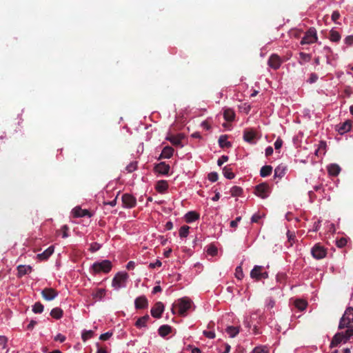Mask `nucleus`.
<instances>
[{"label":"nucleus","mask_w":353,"mask_h":353,"mask_svg":"<svg viewBox=\"0 0 353 353\" xmlns=\"http://www.w3.org/2000/svg\"><path fill=\"white\" fill-rule=\"evenodd\" d=\"M352 336H353V329H347L345 332L336 333L331 341L330 346L332 347L341 343H345Z\"/></svg>","instance_id":"1"},{"label":"nucleus","mask_w":353,"mask_h":353,"mask_svg":"<svg viewBox=\"0 0 353 353\" xmlns=\"http://www.w3.org/2000/svg\"><path fill=\"white\" fill-rule=\"evenodd\" d=\"M345 327L347 329L353 328V307L347 308L341 319L339 328L343 329Z\"/></svg>","instance_id":"2"},{"label":"nucleus","mask_w":353,"mask_h":353,"mask_svg":"<svg viewBox=\"0 0 353 353\" xmlns=\"http://www.w3.org/2000/svg\"><path fill=\"white\" fill-rule=\"evenodd\" d=\"M128 279V274L124 272H120L116 274L112 281V286L114 290H118L120 288L126 286V282Z\"/></svg>","instance_id":"3"},{"label":"nucleus","mask_w":353,"mask_h":353,"mask_svg":"<svg viewBox=\"0 0 353 353\" xmlns=\"http://www.w3.org/2000/svg\"><path fill=\"white\" fill-rule=\"evenodd\" d=\"M318 41L316 30L314 28H309L301 41V45H310Z\"/></svg>","instance_id":"4"},{"label":"nucleus","mask_w":353,"mask_h":353,"mask_svg":"<svg viewBox=\"0 0 353 353\" xmlns=\"http://www.w3.org/2000/svg\"><path fill=\"white\" fill-rule=\"evenodd\" d=\"M112 267V263L109 260H103L101 262L94 263L92 268L94 273L99 274L100 272L108 273Z\"/></svg>","instance_id":"5"},{"label":"nucleus","mask_w":353,"mask_h":353,"mask_svg":"<svg viewBox=\"0 0 353 353\" xmlns=\"http://www.w3.org/2000/svg\"><path fill=\"white\" fill-rule=\"evenodd\" d=\"M250 276L252 279L259 281L268 278V274L264 270L263 266L255 265L250 272Z\"/></svg>","instance_id":"6"},{"label":"nucleus","mask_w":353,"mask_h":353,"mask_svg":"<svg viewBox=\"0 0 353 353\" xmlns=\"http://www.w3.org/2000/svg\"><path fill=\"white\" fill-rule=\"evenodd\" d=\"M179 313L181 316H185L186 312L191 307L192 301L187 297H183L179 300Z\"/></svg>","instance_id":"7"},{"label":"nucleus","mask_w":353,"mask_h":353,"mask_svg":"<svg viewBox=\"0 0 353 353\" xmlns=\"http://www.w3.org/2000/svg\"><path fill=\"white\" fill-rule=\"evenodd\" d=\"M312 255L316 259H321L325 257L326 250L319 243H316L311 250Z\"/></svg>","instance_id":"8"},{"label":"nucleus","mask_w":353,"mask_h":353,"mask_svg":"<svg viewBox=\"0 0 353 353\" xmlns=\"http://www.w3.org/2000/svg\"><path fill=\"white\" fill-rule=\"evenodd\" d=\"M283 63L281 58L276 54H272L268 61V65L273 70H278Z\"/></svg>","instance_id":"9"},{"label":"nucleus","mask_w":353,"mask_h":353,"mask_svg":"<svg viewBox=\"0 0 353 353\" xmlns=\"http://www.w3.org/2000/svg\"><path fill=\"white\" fill-rule=\"evenodd\" d=\"M72 214L74 217L76 218L84 216L92 217L93 216V213H92L88 210L82 209L79 206H77L72 209Z\"/></svg>","instance_id":"10"},{"label":"nucleus","mask_w":353,"mask_h":353,"mask_svg":"<svg viewBox=\"0 0 353 353\" xmlns=\"http://www.w3.org/2000/svg\"><path fill=\"white\" fill-rule=\"evenodd\" d=\"M255 194L262 198L265 199L269 195V186L265 183H261L258 185L255 189Z\"/></svg>","instance_id":"11"},{"label":"nucleus","mask_w":353,"mask_h":353,"mask_svg":"<svg viewBox=\"0 0 353 353\" xmlns=\"http://www.w3.org/2000/svg\"><path fill=\"white\" fill-rule=\"evenodd\" d=\"M164 311V305L161 302H157L151 309V315L156 319H159Z\"/></svg>","instance_id":"12"},{"label":"nucleus","mask_w":353,"mask_h":353,"mask_svg":"<svg viewBox=\"0 0 353 353\" xmlns=\"http://www.w3.org/2000/svg\"><path fill=\"white\" fill-rule=\"evenodd\" d=\"M122 202H123V205L125 208H128L134 207L136 205V203H137L136 199L133 196H132L129 194H125L123 195Z\"/></svg>","instance_id":"13"},{"label":"nucleus","mask_w":353,"mask_h":353,"mask_svg":"<svg viewBox=\"0 0 353 353\" xmlns=\"http://www.w3.org/2000/svg\"><path fill=\"white\" fill-rule=\"evenodd\" d=\"M41 294L46 301H52L58 295L57 292L53 288H45Z\"/></svg>","instance_id":"14"},{"label":"nucleus","mask_w":353,"mask_h":353,"mask_svg":"<svg viewBox=\"0 0 353 353\" xmlns=\"http://www.w3.org/2000/svg\"><path fill=\"white\" fill-rule=\"evenodd\" d=\"M352 123L350 120H347L342 123H339L336 126V129L340 134H343L351 130Z\"/></svg>","instance_id":"15"},{"label":"nucleus","mask_w":353,"mask_h":353,"mask_svg":"<svg viewBox=\"0 0 353 353\" xmlns=\"http://www.w3.org/2000/svg\"><path fill=\"white\" fill-rule=\"evenodd\" d=\"M170 169V165L165 162H161L154 167L155 172L161 174H168Z\"/></svg>","instance_id":"16"},{"label":"nucleus","mask_w":353,"mask_h":353,"mask_svg":"<svg viewBox=\"0 0 353 353\" xmlns=\"http://www.w3.org/2000/svg\"><path fill=\"white\" fill-rule=\"evenodd\" d=\"M54 251V246H50L42 253L38 254L37 258L41 261L47 260L53 254Z\"/></svg>","instance_id":"17"},{"label":"nucleus","mask_w":353,"mask_h":353,"mask_svg":"<svg viewBox=\"0 0 353 353\" xmlns=\"http://www.w3.org/2000/svg\"><path fill=\"white\" fill-rule=\"evenodd\" d=\"M134 305L137 309L145 308L148 306V300L145 296H139L135 299Z\"/></svg>","instance_id":"18"},{"label":"nucleus","mask_w":353,"mask_h":353,"mask_svg":"<svg viewBox=\"0 0 353 353\" xmlns=\"http://www.w3.org/2000/svg\"><path fill=\"white\" fill-rule=\"evenodd\" d=\"M18 276L21 277L32 272V267L30 265H20L17 267Z\"/></svg>","instance_id":"19"},{"label":"nucleus","mask_w":353,"mask_h":353,"mask_svg":"<svg viewBox=\"0 0 353 353\" xmlns=\"http://www.w3.org/2000/svg\"><path fill=\"white\" fill-rule=\"evenodd\" d=\"M184 218L187 223H192L199 219V214L194 211H190L185 214Z\"/></svg>","instance_id":"20"},{"label":"nucleus","mask_w":353,"mask_h":353,"mask_svg":"<svg viewBox=\"0 0 353 353\" xmlns=\"http://www.w3.org/2000/svg\"><path fill=\"white\" fill-rule=\"evenodd\" d=\"M327 171L331 176H337L341 172V168L337 164H330L327 166Z\"/></svg>","instance_id":"21"},{"label":"nucleus","mask_w":353,"mask_h":353,"mask_svg":"<svg viewBox=\"0 0 353 353\" xmlns=\"http://www.w3.org/2000/svg\"><path fill=\"white\" fill-rule=\"evenodd\" d=\"M285 172L286 166L279 165L274 170V177L281 179L285 175Z\"/></svg>","instance_id":"22"},{"label":"nucleus","mask_w":353,"mask_h":353,"mask_svg":"<svg viewBox=\"0 0 353 353\" xmlns=\"http://www.w3.org/2000/svg\"><path fill=\"white\" fill-rule=\"evenodd\" d=\"M149 319H150V317H149L148 315H145V316H143L142 317H140L137 321V322L135 323V325L138 328L145 327L147 325V323H148Z\"/></svg>","instance_id":"23"},{"label":"nucleus","mask_w":353,"mask_h":353,"mask_svg":"<svg viewBox=\"0 0 353 353\" xmlns=\"http://www.w3.org/2000/svg\"><path fill=\"white\" fill-rule=\"evenodd\" d=\"M172 328L168 325H161L159 330V334L162 336L165 337V336L168 335L171 332Z\"/></svg>","instance_id":"24"},{"label":"nucleus","mask_w":353,"mask_h":353,"mask_svg":"<svg viewBox=\"0 0 353 353\" xmlns=\"http://www.w3.org/2000/svg\"><path fill=\"white\" fill-rule=\"evenodd\" d=\"M341 34L336 30L332 29L330 31L329 39L331 41L337 43L341 40Z\"/></svg>","instance_id":"25"},{"label":"nucleus","mask_w":353,"mask_h":353,"mask_svg":"<svg viewBox=\"0 0 353 353\" xmlns=\"http://www.w3.org/2000/svg\"><path fill=\"white\" fill-rule=\"evenodd\" d=\"M174 152V150L170 146H165L161 154V157L164 159H169L170 158Z\"/></svg>","instance_id":"26"},{"label":"nucleus","mask_w":353,"mask_h":353,"mask_svg":"<svg viewBox=\"0 0 353 353\" xmlns=\"http://www.w3.org/2000/svg\"><path fill=\"white\" fill-rule=\"evenodd\" d=\"M223 117L228 121H232L234 119L235 113L233 110L227 108L223 112Z\"/></svg>","instance_id":"27"},{"label":"nucleus","mask_w":353,"mask_h":353,"mask_svg":"<svg viewBox=\"0 0 353 353\" xmlns=\"http://www.w3.org/2000/svg\"><path fill=\"white\" fill-rule=\"evenodd\" d=\"M326 143L323 141L319 142L318 145V148L315 151V154L316 156L319 155H324L326 152Z\"/></svg>","instance_id":"28"},{"label":"nucleus","mask_w":353,"mask_h":353,"mask_svg":"<svg viewBox=\"0 0 353 353\" xmlns=\"http://www.w3.org/2000/svg\"><path fill=\"white\" fill-rule=\"evenodd\" d=\"M168 184L167 181H165L161 180V181H159L157 183L156 190L160 193L164 192L168 189Z\"/></svg>","instance_id":"29"},{"label":"nucleus","mask_w":353,"mask_h":353,"mask_svg":"<svg viewBox=\"0 0 353 353\" xmlns=\"http://www.w3.org/2000/svg\"><path fill=\"white\" fill-rule=\"evenodd\" d=\"M256 137V133L253 131H245L243 134V139L245 141L253 143Z\"/></svg>","instance_id":"30"},{"label":"nucleus","mask_w":353,"mask_h":353,"mask_svg":"<svg viewBox=\"0 0 353 353\" xmlns=\"http://www.w3.org/2000/svg\"><path fill=\"white\" fill-rule=\"evenodd\" d=\"M105 295V289H97L92 293V296L96 300H101Z\"/></svg>","instance_id":"31"},{"label":"nucleus","mask_w":353,"mask_h":353,"mask_svg":"<svg viewBox=\"0 0 353 353\" xmlns=\"http://www.w3.org/2000/svg\"><path fill=\"white\" fill-rule=\"evenodd\" d=\"M272 172V167L271 165H264L260 170V175L262 177H266L271 174Z\"/></svg>","instance_id":"32"},{"label":"nucleus","mask_w":353,"mask_h":353,"mask_svg":"<svg viewBox=\"0 0 353 353\" xmlns=\"http://www.w3.org/2000/svg\"><path fill=\"white\" fill-rule=\"evenodd\" d=\"M7 338L4 336H0V353H7Z\"/></svg>","instance_id":"33"},{"label":"nucleus","mask_w":353,"mask_h":353,"mask_svg":"<svg viewBox=\"0 0 353 353\" xmlns=\"http://www.w3.org/2000/svg\"><path fill=\"white\" fill-rule=\"evenodd\" d=\"M50 315L56 319H59L63 316V310L59 307L53 308L50 312Z\"/></svg>","instance_id":"34"},{"label":"nucleus","mask_w":353,"mask_h":353,"mask_svg":"<svg viewBox=\"0 0 353 353\" xmlns=\"http://www.w3.org/2000/svg\"><path fill=\"white\" fill-rule=\"evenodd\" d=\"M294 305L296 308L301 311H303L306 308L307 303L305 300L297 299L294 301Z\"/></svg>","instance_id":"35"},{"label":"nucleus","mask_w":353,"mask_h":353,"mask_svg":"<svg viewBox=\"0 0 353 353\" xmlns=\"http://www.w3.org/2000/svg\"><path fill=\"white\" fill-rule=\"evenodd\" d=\"M226 332L232 338L236 336L239 332V330L237 327L229 326L226 328Z\"/></svg>","instance_id":"36"},{"label":"nucleus","mask_w":353,"mask_h":353,"mask_svg":"<svg viewBox=\"0 0 353 353\" xmlns=\"http://www.w3.org/2000/svg\"><path fill=\"white\" fill-rule=\"evenodd\" d=\"M299 57H300V59H299V63L303 65L307 62H309L311 59V56L310 54H306V53H304V52H300L299 53Z\"/></svg>","instance_id":"37"},{"label":"nucleus","mask_w":353,"mask_h":353,"mask_svg":"<svg viewBox=\"0 0 353 353\" xmlns=\"http://www.w3.org/2000/svg\"><path fill=\"white\" fill-rule=\"evenodd\" d=\"M189 230H190V227L188 226V225H183L180 228V230H179V236L181 238H185L188 236L189 234Z\"/></svg>","instance_id":"38"},{"label":"nucleus","mask_w":353,"mask_h":353,"mask_svg":"<svg viewBox=\"0 0 353 353\" xmlns=\"http://www.w3.org/2000/svg\"><path fill=\"white\" fill-rule=\"evenodd\" d=\"M223 174L224 176L228 179H232L234 178V174L230 168H228V167H225L223 170Z\"/></svg>","instance_id":"39"},{"label":"nucleus","mask_w":353,"mask_h":353,"mask_svg":"<svg viewBox=\"0 0 353 353\" xmlns=\"http://www.w3.org/2000/svg\"><path fill=\"white\" fill-rule=\"evenodd\" d=\"M219 143L221 148L230 147L231 145L230 143L227 141V137L223 135L219 137Z\"/></svg>","instance_id":"40"},{"label":"nucleus","mask_w":353,"mask_h":353,"mask_svg":"<svg viewBox=\"0 0 353 353\" xmlns=\"http://www.w3.org/2000/svg\"><path fill=\"white\" fill-rule=\"evenodd\" d=\"M168 141H170L174 145H181V138L179 136H170L167 138Z\"/></svg>","instance_id":"41"},{"label":"nucleus","mask_w":353,"mask_h":353,"mask_svg":"<svg viewBox=\"0 0 353 353\" xmlns=\"http://www.w3.org/2000/svg\"><path fill=\"white\" fill-rule=\"evenodd\" d=\"M94 335V332L92 330H84L82 332L81 337L82 339L85 341L89 339H91Z\"/></svg>","instance_id":"42"},{"label":"nucleus","mask_w":353,"mask_h":353,"mask_svg":"<svg viewBox=\"0 0 353 353\" xmlns=\"http://www.w3.org/2000/svg\"><path fill=\"white\" fill-rule=\"evenodd\" d=\"M242 189L238 186H234L231 188L230 193L233 196H238L242 194Z\"/></svg>","instance_id":"43"},{"label":"nucleus","mask_w":353,"mask_h":353,"mask_svg":"<svg viewBox=\"0 0 353 353\" xmlns=\"http://www.w3.org/2000/svg\"><path fill=\"white\" fill-rule=\"evenodd\" d=\"M32 311L34 313H41L43 311V305L39 303H36L32 307Z\"/></svg>","instance_id":"44"},{"label":"nucleus","mask_w":353,"mask_h":353,"mask_svg":"<svg viewBox=\"0 0 353 353\" xmlns=\"http://www.w3.org/2000/svg\"><path fill=\"white\" fill-rule=\"evenodd\" d=\"M128 172H132L137 169V161H132L125 168Z\"/></svg>","instance_id":"45"},{"label":"nucleus","mask_w":353,"mask_h":353,"mask_svg":"<svg viewBox=\"0 0 353 353\" xmlns=\"http://www.w3.org/2000/svg\"><path fill=\"white\" fill-rule=\"evenodd\" d=\"M253 353H268V350L265 346H258L256 347L253 351Z\"/></svg>","instance_id":"46"},{"label":"nucleus","mask_w":353,"mask_h":353,"mask_svg":"<svg viewBox=\"0 0 353 353\" xmlns=\"http://www.w3.org/2000/svg\"><path fill=\"white\" fill-rule=\"evenodd\" d=\"M217 248L214 245H210L208 248L207 252L209 255L215 256L217 254Z\"/></svg>","instance_id":"47"},{"label":"nucleus","mask_w":353,"mask_h":353,"mask_svg":"<svg viewBox=\"0 0 353 353\" xmlns=\"http://www.w3.org/2000/svg\"><path fill=\"white\" fill-rule=\"evenodd\" d=\"M235 276L238 279L241 280L243 277V270L241 266H238L235 270Z\"/></svg>","instance_id":"48"},{"label":"nucleus","mask_w":353,"mask_h":353,"mask_svg":"<svg viewBox=\"0 0 353 353\" xmlns=\"http://www.w3.org/2000/svg\"><path fill=\"white\" fill-rule=\"evenodd\" d=\"M68 230L69 228L66 225H64L61 228L60 232L62 233L63 238H67L68 236Z\"/></svg>","instance_id":"49"},{"label":"nucleus","mask_w":353,"mask_h":353,"mask_svg":"<svg viewBox=\"0 0 353 353\" xmlns=\"http://www.w3.org/2000/svg\"><path fill=\"white\" fill-rule=\"evenodd\" d=\"M347 239L345 238H341L340 239L337 240L336 241V244L337 245V247L339 248H343L344 246L346 245L347 244Z\"/></svg>","instance_id":"50"},{"label":"nucleus","mask_w":353,"mask_h":353,"mask_svg":"<svg viewBox=\"0 0 353 353\" xmlns=\"http://www.w3.org/2000/svg\"><path fill=\"white\" fill-rule=\"evenodd\" d=\"M208 177L210 181L215 182L218 180L219 176L216 172H210Z\"/></svg>","instance_id":"51"},{"label":"nucleus","mask_w":353,"mask_h":353,"mask_svg":"<svg viewBox=\"0 0 353 353\" xmlns=\"http://www.w3.org/2000/svg\"><path fill=\"white\" fill-rule=\"evenodd\" d=\"M112 335V332H108L106 333H104V334H102L99 339L102 341H106L108 339H109Z\"/></svg>","instance_id":"52"},{"label":"nucleus","mask_w":353,"mask_h":353,"mask_svg":"<svg viewBox=\"0 0 353 353\" xmlns=\"http://www.w3.org/2000/svg\"><path fill=\"white\" fill-rule=\"evenodd\" d=\"M344 42L347 46L353 45V35L346 37L344 39Z\"/></svg>","instance_id":"53"},{"label":"nucleus","mask_w":353,"mask_h":353,"mask_svg":"<svg viewBox=\"0 0 353 353\" xmlns=\"http://www.w3.org/2000/svg\"><path fill=\"white\" fill-rule=\"evenodd\" d=\"M317 79H318V76L314 73H312V74H310L307 81L310 83H313L316 82L317 81Z\"/></svg>","instance_id":"54"},{"label":"nucleus","mask_w":353,"mask_h":353,"mask_svg":"<svg viewBox=\"0 0 353 353\" xmlns=\"http://www.w3.org/2000/svg\"><path fill=\"white\" fill-rule=\"evenodd\" d=\"M101 248V245L100 244L97 243H94L92 244H91L90 245V251L94 252H96L97 250H99Z\"/></svg>","instance_id":"55"},{"label":"nucleus","mask_w":353,"mask_h":353,"mask_svg":"<svg viewBox=\"0 0 353 353\" xmlns=\"http://www.w3.org/2000/svg\"><path fill=\"white\" fill-rule=\"evenodd\" d=\"M228 156H222L221 158H219L217 161L218 165L221 166L222 164L228 161Z\"/></svg>","instance_id":"56"},{"label":"nucleus","mask_w":353,"mask_h":353,"mask_svg":"<svg viewBox=\"0 0 353 353\" xmlns=\"http://www.w3.org/2000/svg\"><path fill=\"white\" fill-rule=\"evenodd\" d=\"M203 334L208 339L215 338V333L213 331H203Z\"/></svg>","instance_id":"57"},{"label":"nucleus","mask_w":353,"mask_h":353,"mask_svg":"<svg viewBox=\"0 0 353 353\" xmlns=\"http://www.w3.org/2000/svg\"><path fill=\"white\" fill-rule=\"evenodd\" d=\"M283 141L281 139L278 138L274 142V148L276 150H279L282 147Z\"/></svg>","instance_id":"58"},{"label":"nucleus","mask_w":353,"mask_h":353,"mask_svg":"<svg viewBox=\"0 0 353 353\" xmlns=\"http://www.w3.org/2000/svg\"><path fill=\"white\" fill-rule=\"evenodd\" d=\"M262 217L263 215H260L259 214H254L252 216L251 221L252 223H257Z\"/></svg>","instance_id":"59"},{"label":"nucleus","mask_w":353,"mask_h":353,"mask_svg":"<svg viewBox=\"0 0 353 353\" xmlns=\"http://www.w3.org/2000/svg\"><path fill=\"white\" fill-rule=\"evenodd\" d=\"M340 18V13L339 11H334L332 14V20L336 23V21Z\"/></svg>","instance_id":"60"},{"label":"nucleus","mask_w":353,"mask_h":353,"mask_svg":"<svg viewBox=\"0 0 353 353\" xmlns=\"http://www.w3.org/2000/svg\"><path fill=\"white\" fill-rule=\"evenodd\" d=\"M54 340L63 343L65 340V336L61 334H58L55 337Z\"/></svg>","instance_id":"61"},{"label":"nucleus","mask_w":353,"mask_h":353,"mask_svg":"<svg viewBox=\"0 0 353 353\" xmlns=\"http://www.w3.org/2000/svg\"><path fill=\"white\" fill-rule=\"evenodd\" d=\"M241 220V216H238L236 218L235 220L234 221H232L230 222V226L232 228H236L237 227V225H238V223Z\"/></svg>","instance_id":"62"},{"label":"nucleus","mask_w":353,"mask_h":353,"mask_svg":"<svg viewBox=\"0 0 353 353\" xmlns=\"http://www.w3.org/2000/svg\"><path fill=\"white\" fill-rule=\"evenodd\" d=\"M161 262L159 260H157L154 263H150L149 267L151 268H155L157 267H161Z\"/></svg>","instance_id":"63"},{"label":"nucleus","mask_w":353,"mask_h":353,"mask_svg":"<svg viewBox=\"0 0 353 353\" xmlns=\"http://www.w3.org/2000/svg\"><path fill=\"white\" fill-rule=\"evenodd\" d=\"M201 126L203 128L208 130L210 129V123L208 121H204L201 123Z\"/></svg>","instance_id":"64"}]
</instances>
